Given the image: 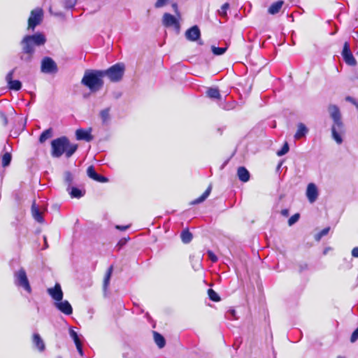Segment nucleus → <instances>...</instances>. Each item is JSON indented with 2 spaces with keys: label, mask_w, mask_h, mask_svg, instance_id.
Segmentation results:
<instances>
[{
  "label": "nucleus",
  "mask_w": 358,
  "mask_h": 358,
  "mask_svg": "<svg viewBox=\"0 0 358 358\" xmlns=\"http://www.w3.org/2000/svg\"><path fill=\"white\" fill-rule=\"evenodd\" d=\"M31 215L34 220L38 222L42 223L43 222V213L39 209L38 206L36 205V201H34L31 205Z\"/></svg>",
  "instance_id": "nucleus-18"
},
{
  "label": "nucleus",
  "mask_w": 358,
  "mask_h": 358,
  "mask_svg": "<svg viewBox=\"0 0 358 358\" xmlns=\"http://www.w3.org/2000/svg\"><path fill=\"white\" fill-rule=\"evenodd\" d=\"M328 112L333 120V124L331 128L332 138L338 145H341L343 140L341 134L345 132V126L342 120L341 113L339 108L334 104H330L328 106Z\"/></svg>",
  "instance_id": "nucleus-3"
},
{
  "label": "nucleus",
  "mask_w": 358,
  "mask_h": 358,
  "mask_svg": "<svg viewBox=\"0 0 358 358\" xmlns=\"http://www.w3.org/2000/svg\"><path fill=\"white\" fill-rule=\"evenodd\" d=\"M44 241H45V248H48V244H47V241H46V238L44 237Z\"/></svg>",
  "instance_id": "nucleus-57"
},
{
  "label": "nucleus",
  "mask_w": 358,
  "mask_h": 358,
  "mask_svg": "<svg viewBox=\"0 0 358 358\" xmlns=\"http://www.w3.org/2000/svg\"><path fill=\"white\" fill-rule=\"evenodd\" d=\"M207 255L212 262H216L217 261V256L212 251L208 250Z\"/></svg>",
  "instance_id": "nucleus-43"
},
{
  "label": "nucleus",
  "mask_w": 358,
  "mask_h": 358,
  "mask_svg": "<svg viewBox=\"0 0 358 358\" xmlns=\"http://www.w3.org/2000/svg\"><path fill=\"white\" fill-rule=\"evenodd\" d=\"M229 8V3H224L221 8L218 10V14L222 17L226 18L227 17V10Z\"/></svg>",
  "instance_id": "nucleus-33"
},
{
  "label": "nucleus",
  "mask_w": 358,
  "mask_h": 358,
  "mask_svg": "<svg viewBox=\"0 0 358 358\" xmlns=\"http://www.w3.org/2000/svg\"><path fill=\"white\" fill-rule=\"evenodd\" d=\"M59 358H61V357H59Z\"/></svg>",
  "instance_id": "nucleus-62"
},
{
  "label": "nucleus",
  "mask_w": 358,
  "mask_h": 358,
  "mask_svg": "<svg viewBox=\"0 0 358 358\" xmlns=\"http://www.w3.org/2000/svg\"><path fill=\"white\" fill-rule=\"evenodd\" d=\"M46 42L45 36L42 33L26 35L20 42L21 52L19 53L20 59L26 64L32 62L36 46L43 45Z\"/></svg>",
  "instance_id": "nucleus-1"
},
{
  "label": "nucleus",
  "mask_w": 358,
  "mask_h": 358,
  "mask_svg": "<svg viewBox=\"0 0 358 358\" xmlns=\"http://www.w3.org/2000/svg\"><path fill=\"white\" fill-rule=\"evenodd\" d=\"M129 227V225L122 226V225H116L115 228L120 231H125Z\"/></svg>",
  "instance_id": "nucleus-52"
},
{
  "label": "nucleus",
  "mask_w": 358,
  "mask_h": 358,
  "mask_svg": "<svg viewBox=\"0 0 358 358\" xmlns=\"http://www.w3.org/2000/svg\"><path fill=\"white\" fill-rule=\"evenodd\" d=\"M299 272H302L308 269V264L306 263H303L299 264Z\"/></svg>",
  "instance_id": "nucleus-50"
},
{
  "label": "nucleus",
  "mask_w": 358,
  "mask_h": 358,
  "mask_svg": "<svg viewBox=\"0 0 358 358\" xmlns=\"http://www.w3.org/2000/svg\"><path fill=\"white\" fill-rule=\"evenodd\" d=\"M358 340V327L352 332L350 341L351 343H355Z\"/></svg>",
  "instance_id": "nucleus-42"
},
{
  "label": "nucleus",
  "mask_w": 358,
  "mask_h": 358,
  "mask_svg": "<svg viewBox=\"0 0 358 358\" xmlns=\"http://www.w3.org/2000/svg\"><path fill=\"white\" fill-rule=\"evenodd\" d=\"M41 69L45 73H54L57 71V66L52 58L45 57L41 61Z\"/></svg>",
  "instance_id": "nucleus-9"
},
{
  "label": "nucleus",
  "mask_w": 358,
  "mask_h": 358,
  "mask_svg": "<svg viewBox=\"0 0 358 358\" xmlns=\"http://www.w3.org/2000/svg\"><path fill=\"white\" fill-rule=\"evenodd\" d=\"M48 293L56 301H62L63 299V292L59 283H56L55 287L48 288Z\"/></svg>",
  "instance_id": "nucleus-17"
},
{
  "label": "nucleus",
  "mask_w": 358,
  "mask_h": 358,
  "mask_svg": "<svg viewBox=\"0 0 358 358\" xmlns=\"http://www.w3.org/2000/svg\"><path fill=\"white\" fill-rule=\"evenodd\" d=\"M220 107L226 110H231L234 108L231 104L227 103H221Z\"/></svg>",
  "instance_id": "nucleus-47"
},
{
  "label": "nucleus",
  "mask_w": 358,
  "mask_h": 358,
  "mask_svg": "<svg viewBox=\"0 0 358 358\" xmlns=\"http://www.w3.org/2000/svg\"><path fill=\"white\" fill-rule=\"evenodd\" d=\"M123 357L124 358H129L128 353L124 352L123 353Z\"/></svg>",
  "instance_id": "nucleus-55"
},
{
  "label": "nucleus",
  "mask_w": 358,
  "mask_h": 358,
  "mask_svg": "<svg viewBox=\"0 0 358 358\" xmlns=\"http://www.w3.org/2000/svg\"><path fill=\"white\" fill-rule=\"evenodd\" d=\"M330 230V227H326L323 229L322 231H320L315 236V239L317 241H320L322 237L326 236Z\"/></svg>",
  "instance_id": "nucleus-38"
},
{
  "label": "nucleus",
  "mask_w": 358,
  "mask_h": 358,
  "mask_svg": "<svg viewBox=\"0 0 358 358\" xmlns=\"http://www.w3.org/2000/svg\"><path fill=\"white\" fill-rule=\"evenodd\" d=\"M14 283L16 286L22 287L24 290L30 293L31 288L26 273L23 268L14 272Z\"/></svg>",
  "instance_id": "nucleus-6"
},
{
  "label": "nucleus",
  "mask_w": 358,
  "mask_h": 358,
  "mask_svg": "<svg viewBox=\"0 0 358 358\" xmlns=\"http://www.w3.org/2000/svg\"><path fill=\"white\" fill-rule=\"evenodd\" d=\"M185 37L188 41H196L201 37V31L197 25H194L185 31Z\"/></svg>",
  "instance_id": "nucleus-14"
},
{
  "label": "nucleus",
  "mask_w": 358,
  "mask_h": 358,
  "mask_svg": "<svg viewBox=\"0 0 358 358\" xmlns=\"http://www.w3.org/2000/svg\"><path fill=\"white\" fill-rule=\"evenodd\" d=\"M154 340L159 348H163L166 345L164 336L157 331H153Z\"/></svg>",
  "instance_id": "nucleus-24"
},
{
  "label": "nucleus",
  "mask_w": 358,
  "mask_h": 358,
  "mask_svg": "<svg viewBox=\"0 0 358 358\" xmlns=\"http://www.w3.org/2000/svg\"><path fill=\"white\" fill-rule=\"evenodd\" d=\"M207 96L212 99H220V90L217 87H210L206 91Z\"/></svg>",
  "instance_id": "nucleus-23"
},
{
  "label": "nucleus",
  "mask_w": 358,
  "mask_h": 358,
  "mask_svg": "<svg viewBox=\"0 0 358 358\" xmlns=\"http://www.w3.org/2000/svg\"><path fill=\"white\" fill-rule=\"evenodd\" d=\"M284 4V1L279 0L273 3L268 8V12L271 15H275L280 10L282 6Z\"/></svg>",
  "instance_id": "nucleus-21"
},
{
  "label": "nucleus",
  "mask_w": 358,
  "mask_h": 358,
  "mask_svg": "<svg viewBox=\"0 0 358 358\" xmlns=\"http://www.w3.org/2000/svg\"><path fill=\"white\" fill-rule=\"evenodd\" d=\"M337 358H345V357H344L343 356H338Z\"/></svg>",
  "instance_id": "nucleus-59"
},
{
  "label": "nucleus",
  "mask_w": 358,
  "mask_h": 358,
  "mask_svg": "<svg viewBox=\"0 0 358 358\" xmlns=\"http://www.w3.org/2000/svg\"><path fill=\"white\" fill-rule=\"evenodd\" d=\"M125 241H120L119 243H118V245H123Z\"/></svg>",
  "instance_id": "nucleus-58"
},
{
  "label": "nucleus",
  "mask_w": 358,
  "mask_h": 358,
  "mask_svg": "<svg viewBox=\"0 0 358 358\" xmlns=\"http://www.w3.org/2000/svg\"><path fill=\"white\" fill-rule=\"evenodd\" d=\"M78 145L71 143L66 136H61L51 141V156L59 158L65 155L70 158L78 150Z\"/></svg>",
  "instance_id": "nucleus-2"
},
{
  "label": "nucleus",
  "mask_w": 358,
  "mask_h": 358,
  "mask_svg": "<svg viewBox=\"0 0 358 358\" xmlns=\"http://www.w3.org/2000/svg\"><path fill=\"white\" fill-rule=\"evenodd\" d=\"M228 314L231 316L234 319H237L236 317V311L235 310H230L229 312H228Z\"/></svg>",
  "instance_id": "nucleus-53"
},
{
  "label": "nucleus",
  "mask_w": 358,
  "mask_h": 358,
  "mask_svg": "<svg viewBox=\"0 0 358 358\" xmlns=\"http://www.w3.org/2000/svg\"><path fill=\"white\" fill-rule=\"evenodd\" d=\"M99 182H107L108 180H99Z\"/></svg>",
  "instance_id": "nucleus-60"
},
{
  "label": "nucleus",
  "mask_w": 358,
  "mask_h": 358,
  "mask_svg": "<svg viewBox=\"0 0 358 358\" xmlns=\"http://www.w3.org/2000/svg\"><path fill=\"white\" fill-rule=\"evenodd\" d=\"M162 24L167 28L173 27V29L176 31V33H179L180 31V24L179 22L178 18L176 16L169 13H165L162 17Z\"/></svg>",
  "instance_id": "nucleus-7"
},
{
  "label": "nucleus",
  "mask_w": 358,
  "mask_h": 358,
  "mask_svg": "<svg viewBox=\"0 0 358 358\" xmlns=\"http://www.w3.org/2000/svg\"><path fill=\"white\" fill-rule=\"evenodd\" d=\"M281 215L284 217H287L289 215V210L288 209H282L281 210Z\"/></svg>",
  "instance_id": "nucleus-54"
},
{
  "label": "nucleus",
  "mask_w": 358,
  "mask_h": 358,
  "mask_svg": "<svg viewBox=\"0 0 358 358\" xmlns=\"http://www.w3.org/2000/svg\"><path fill=\"white\" fill-rule=\"evenodd\" d=\"M180 237L182 241L184 243H189L192 240V234L189 231V230H183L180 234Z\"/></svg>",
  "instance_id": "nucleus-30"
},
{
  "label": "nucleus",
  "mask_w": 358,
  "mask_h": 358,
  "mask_svg": "<svg viewBox=\"0 0 358 358\" xmlns=\"http://www.w3.org/2000/svg\"><path fill=\"white\" fill-rule=\"evenodd\" d=\"M69 334L75 343L80 342L78 334L72 328L69 329Z\"/></svg>",
  "instance_id": "nucleus-40"
},
{
  "label": "nucleus",
  "mask_w": 358,
  "mask_h": 358,
  "mask_svg": "<svg viewBox=\"0 0 358 358\" xmlns=\"http://www.w3.org/2000/svg\"><path fill=\"white\" fill-rule=\"evenodd\" d=\"M103 75L101 70L87 69L85 71L81 83L92 92H96L103 86Z\"/></svg>",
  "instance_id": "nucleus-4"
},
{
  "label": "nucleus",
  "mask_w": 358,
  "mask_h": 358,
  "mask_svg": "<svg viewBox=\"0 0 358 358\" xmlns=\"http://www.w3.org/2000/svg\"><path fill=\"white\" fill-rule=\"evenodd\" d=\"M49 11L52 15L57 16V17H64V16L62 11L59 10V9L58 10L57 9L56 5H52L51 6H50Z\"/></svg>",
  "instance_id": "nucleus-36"
},
{
  "label": "nucleus",
  "mask_w": 358,
  "mask_h": 358,
  "mask_svg": "<svg viewBox=\"0 0 358 358\" xmlns=\"http://www.w3.org/2000/svg\"><path fill=\"white\" fill-rule=\"evenodd\" d=\"M299 217L300 215L299 213H296L291 216L288 220L289 226H292L294 224H295L299 220Z\"/></svg>",
  "instance_id": "nucleus-39"
},
{
  "label": "nucleus",
  "mask_w": 358,
  "mask_h": 358,
  "mask_svg": "<svg viewBox=\"0 0 358 358\" xmlns=\"http://www.w3.org/2000/svg\"><path fill=\"white\" fill-rule=\"evenodd\" d=\"M307 131L308 129L306 127L303 123H300L298 125V129L295 134V138H301V137L304 136L306 134Z\"/></svg>",
  "instance_id": "nucleus-29"
},
{
  "label": "nucleus",
  "mask_w": 358,
  "mask_h": 358,
  "mask_svg": "<svg viewBox=\"0 0 358 358\" xmlns=\"http://www.w3.org/2000/svg\"><path fill=\"white\" fill-rule=\"evenodd\" d=\"M110 108L108 107V108L103 109L100 111L99 116L101 119L103 124H106L109 121V120L110 118Z\"/></svg>",
  "instance_id": "nucleus-26"
},
{
  "label": "nucleus",
  "mask_w": 358,
  "mask_h": 358,
  "mask_svg": "<svg viewBox=\"0 0 358 358\" xmlns=\"http://www.w3.org/2000/svg\"><path fill=\"white\" fill-rule=\"evenodd\" d=\"M171 6H172V8H173L174 13H176V15L178 17V18H180V11L178 10V3H173L171 4Z\"/></svg>",
  "instance_id": "nucleus-44"
},
{
  "label": "nucleus",
  "mask_w": 358,
  "mask_h": 358,
  "mask_svg": "<svg viewBox=\"0 0 358 358\" xmlns=\"http://www.w3.org/2000/svg\"><path fill=\"white\" fill-rule=\"evenodd\" d=\"M91 132V128H89L88 129H78L76 131V138L78 141L90 142L93 140V136L92 135Z\"/></svg>",
  "instance_id": "nucleus-13"
},
{
  "label": "nucleus",
  "mask_w": 358,
  "mask_h": 358,
  "mask_svg": "<svg viewBox=\"0 0 358 358\" xmlns=\"http://www.w3.org/2000/svg\"><path fill=\"white\" fill-rule=\"evenodd\" d=\"M227 47L220 48V47H215V45L211 46V50H212L213 53L215 55H217V56L223 55L227 51Z\"/></svg>",
  "instance_id": "nucleus-35"
},
{
  "label": "nucleus",
  "mask_w": 358,
  "mask_h": 358,
  "mask_svg": "<svg viewBox=\"0 0 358 358\" xmlns=\"http://www.w3.org/2000/svg\"><path fill=\"white\" fill-rule=\"evenodd\" d=\"M66 190L71 198L80 199L85 194V189L84 187H75L71 185V183L68 184Z\"/></svg>",
  "instance_id": "nucleus-16"
},
{
  "label": "nucleus",
  "mask_w": 358,
  "mask_h": 358,
  "mask_svg": "<svg viewBox=\"0 0 358 358\" xmlns=\"http://www.w3.org/2000/svg\"><path fill=\"white\" fill-rule=\"evenodd\" d=\"M76 3L77 0H58V6L67 10L73 8Z\"/></svg>",
  "instance_id": "nucleus-25"
},
{
  "label": "nucleus",
  "mask_w": 358,
  "mask_h": 358,
  "mask_svg": "<svg viewBox=\"0 0 358 358\" xmlns=\"http://www.w3.org/2000/svg\"><path fill=\"white\" fill-rule=\"evenodd\" d=\"M170 0H157L155 3V7L156 8H159L166 6Z\"/></svg>",
  "instance_id": "nucleus-41"
},
{
  "label": "nucleus",
  "mask_w": 358,
  "mask_h": 358,
  "mask_svg": "<svg viewBox=\"0 0 358 358\" xmlns=\"http://www.w3.org/2000/svg\"><path fill=\"white\" fill-rule=\"evenodd\" d=\"M103 77L107 76L111 82L116 83L122 80L125 66L123 63H117L106 70H101Z\"/></svg>",
  "instance_id": "nucleus-5"
},
{
  "label": "nucleus",
  "mask_w": 358,
  "mask_h": 358,
  "mask_svg": "<svg viewBox=\"0 0 358 358\" xmlns=\"http://www.w3.org/2000/svg\"><path fill=\"white\" fill-rule=\"evenodd\" d=\"M357 54H358V52H357Z\"/></svg>",
  "instance_id": "nucleus-61"
},
{
  "label": "nucleus",
  "mask_w": 358,
  "mask_h": 358,
  "mask_svg": "<svg viewBox=\"0 0 358 358\" xmlns=\"http://www.w3.org/2000/svg\"><path fill=\"white\" fill-rule=\"evenodd\" d=\"M15 71V69H13L7 73L6 80L10 90L18 91L22 88V83L19 80H13Z\"/></svg>",
  "instance_id": "nucleus-11"
},
{
  "label": "nucleus",
  "mask_w": 358,
  "mask_h": 358,
  "mask_svg": "<svg viewBox=\"0 0 358 358\" xmlns=\"http://www.w3.org/2000/svg\"><path fill=\"white\" fill-rule=\"evenodd\" d=\"M289 150V144L287 142H285L281 149L277 151V155L279 157L283 156L288 152Z\"/></svg>",
  "instance_id": "nucleus-37"
},
{
  "label": "nucleus",
  "mask_w": 358,
  "mask_h": 358,
  "mask_svg": "<svg viewBox=\"0 0 358 358\" xmlns=\"http://www.w3.org/2000/svg\"><path fill=\"white\" fill-rule=\"evenodd\" d=\"M345 100L347 101H349V102L353 103L354 105H355L357 106V108H358V103L354 98L348 96L345 98Z\"/></svg>",
  "instance_id": "nucleus-49"
},
{
  "label": "nucleus",
  "mask_w": 358,
  "mask_h": 358,
  "mask_svg": "<svg viewBox=\"0 0 358 358\" xmlns=\"http://www.w3.org/2000/svg\"><path fill=\"white\" fill-rule=\"evenodd\" d=\"M344 62L349 66H355L357 65V61L353 56L348 42H345L341 52Z\"/></svg>",
  "instance_id": "nucleus-10"
},
{
  "label": "nucleus",
  "mask_w": 358,
  "mask_h": 358,
  "mask_svg": "<svg viewBox=\"0 0 358 358\" xmlns=\"http://www.w3.org/2000/svg\"><path fill=\"white\" fill-rule=\"evenodd\" d=\"M196 41H198V43L199 45H203V42L200 38L199 40H197Z\"/></svg>",
  "instance_id": "nucleus-56"
},
{
  "label": "nucleus",
  "mask_w": 358,
  "mask_h": 358,
  "mask_svg": "<svg viewBox=\"0 0 358 358\" xmlns=\"http://www.w3.org/2000/svg\"><path fill=\"white\" fill-rule=\"evenodd\" d=\"M52 136V129L50 128V129H48L45 131H43L41 134L39 136V142L43 143H44L46 140H48V138H50V137Z\"/></svg>",
  "instance_id": "nucleus-31"
},
{
  "label": "nucleus",
  "mask_w": 358,
  "mask_h": 358,
  "mask_svg": "<svg viewBox=\"0 0 358 358\" xmlns=\"http://www.w3.org/2000/svg\"><path fill=\"white\" fill-rule=\"evenodd\" d=\"M87 176L93 180H106L108 179L106 177L101 176L99 174L96 170L94 166L91 165L88 166L86 171Z\"/></svg>",
  "instance_id": "nucleus-19"
},
{
  "label": "nucleus",
  "mask_w": 358,
  "mask_h": 358,
  "mask_svg": "<svg viewBox=\"0 0 358 358\" xmlns=\"http://www.w3.org/2000/svg\"><path fill=\"white\" fill-rule=\"evenodd\" d=\"M75 345L76 346V348H77V350H78V353L80 355V356L83 357L84 355V352L83 350L81 342L76 343H75Z\"/></svg>",
  "instance_id": "nucleus-46"
},
{
  "label": "nucleus",
  "mask_w": 358,
  "mask_h": 358,
  "mask_svg": "<svg viewBox=\"0 0 358 358\" xmlns=\"http://www.w3.org/2000/svg\"><path fill=\"white\" fill-rule=\"evenodd\" d=\"M306 195L308 201L311 203H314L317 199L319 192L315 184L310 182L308 185Z\"/></svg>",
  "instance_id": "nucleus-12"
},
{
  "label": "nucleus",
  "mask_w": 358,
  "mask_h": 358,
  "mask_svg": "<svg viewBox=\"0 0 358 358\" xmlns=\"http://www.w3.org/2000/svg\"><path fill=\"white\" fill-rule=\"evenodd\" d=\"M238 179H250V172L244 166H240L237 171Z\"/></svg>",
  "instance_id": "nucleus-28"
},
{
  "label": "nucleus",
  "mask_w": 358,
  "mask_h": 358,
  "mask_svg": "<svg viewBox=\"0 0 358 358\" xmlns=\"http://www.w3.org/2000/svg\"><path fill=\"white\" fill-rule=\"evenodd\" d=\"M0 118L3 121V125L6 126L8 124V118H7L6 114L1 110H0Z\"/></svg>",
  "instance_id": "nucleus-45"
},
{
  "label": "nucleus",
  "mask_w": 358,
  "mask_h": 358,
  "mask_svg": "<svg viewBox=\"0 0 358 358\" xmlns=\"http://www.w3.org/2000/svg\"><path fill=\"white\" fill-rule=\"evenodd\" d=\"M77 176L73 175L70 171H66L64 173V179L69 180V179H73L74 177H76Z\"/></svg>",
  "instance_id": "nucleus-48"
},
{
  "label": "nucleus",
  "mask_w": 358,
  "mask_h": 358,
  "mask_svg": "<svg viewBox=\"0 0 358 358\" xmlns=\"http://www.w3.org/2000/svg\"><path fill=\"white\" fill-rule=\"evenodd\" d=\"M212 190V184H210L206 191L199 198L192 201L190 205H196L203 202L210 195Z\"/></svg>",
  "instance_id": "nucleus-20"
},
{
  "label": "nucleus",
  "mask_w": 358,
  "mask_h": 358,
  "mask_svg": "<svg viewBox=\"0 0 358 358\" xmlns=\"http://www.w3.org/2000/svg\"><path fill=\"white\" fill-rule=\"evenodd\" d=\"M43 11L41 8H36L31 10L28 20L29 28L34 29L42 21Z\"/></svg>",
  "instance_id": "nucleus-8"
},
{
  "label": "nucleus",
  "mask_w": 358,
  "mask_h": 358,
  "mask_svg": "<svg viewBox=\"0 0 358 358\" xmlns=\"http://www.w3.org/2000/svg\"><path fill=\"white\" fill-rule=\"evenodd\" d=\"M352 255L354 257L358 258V247H355L352 249Z\"/></svg>",
  "instance_id": "nucleus-51"
},
{
  "label": "nucleus",
  "mask_w": 358,
  "mask_h": 358,
  "mask_svg": "<svg viewBox=\"0 0 358 358\" xmlns=\"http://www.w3.org/2000/svg\"><path fill=\"white\" fill-rule=\"evenodd\" d=\"M12 155L10 152H6L2 156V166L3 167L8 166L11 162Z\"/></svg>",
  "instance_id": "nucleus-32"
},
{
  "label": "nucleus",
  "mask_w": 358,
  "mask_h": 358,
  "mask_svg": "<svg viewBox=\"0 0 358 358\" xmlns=\"http://www.w3.org/2000/svg\"><path fill=\"white\" fill-rule=\"evenodd\" d=\"M208 294L209 299L211 301H215V302L220 301V297L219 296L218 294L213 289H209L208 290Z\"/></svg>",
  "instance_id": "nucleus-34"
},
{
  "label": "nucleus",
  "mask_w": 358,
  "mask_h": 358,
  "mask_svg": "<svg viewBox=\"0 0 358 358\" xmlns=\"http://www.w3.org/2000/svg\"><path fill=\"white\" fill-rule=\"evenodd\" d=\"M33 343L40 352L45 350V343L38 334L36 333L33 335Z\"/></svg>",
  "instance_id": "nucleus-22"
},
{
  "label": "nucleus",
  "mask_w": 358,
  "mask_h": 358,
  "mask_svg": "<svg viewBox=\"0 0 358 358\" xmlns=\"http://www.w3.org/2000/svg\"><path fill=\"white\" fill-rule=\"evenodd\" d=\"M55 306L59 311L65 315H69L73 313L72 306L66 300L56 301Z\"/></svg>",
  "instance_id": "nucleus-15"
},
{
  "label": "nucleus",
  "mask_w": 358,
  "mask_h": 358,
  "mask_svg": "<svg viewBox=\"0 0 358 358\" xmlns=\"http://www.w3.org/2000/svg\"><path fill=\"white\" fill-rule=\"evenodd\" d=\"M113 266H110L106 273V275H105V277H104V279H103V289L104 290H106L108 285H109V283H110V278H111V275H112V273H113Z\"/></svg>",
  "instance_id": "nucleus-27"
}]
</instances>
